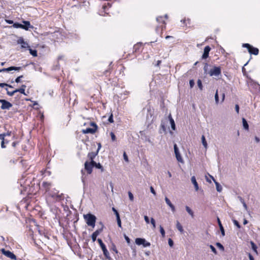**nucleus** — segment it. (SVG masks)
Here are the masks:
<instances>
[{"mask_svg": "<svg viewBox=\"0 0 260 260\" xmlns=\"http://www.w3.org/2000/svg\"><path fill=\"white\" fill-rule=\"evenodd\" d=\"M83 217L86 221V224L88 226H92V228L94 227L96 218L94 215L91 213H88L84 214Z\"/></svg>", "mask_w": 260, "mask_h": 260, "instance_id": "1", "label": "nucleus"}, {"mask_svg": "<svg viewBox=\"0 0 260 260\" xmlns=\"http://www.w3.org/2000/svg\"><path fill=\"white\" fill-rule=\"evenodd\" d=\"M243 47L246 48L248 49L249 53L251 54L256 55L258 54L259 50L257 48H255L248 43L243 44L242 45Z\"/></svg>", "mask_w": 260, "mask_h": 260, "instance_id": "2", "label": "nucleus"}, {"mask_svg": "<svg viewBox=\"0 0 260 260\" xmlns=\"http://www.w3.org/2000/svg\"><path fill=\"white\" fill-rule=\"evenodd\" d=\"M98 242L99 243V244L103 251V253H104V255L105 256V257H106V258L109 260H111V258L110 256L109 252L108 251V250L107 249L105 245L104 244V243L103 242L102 240L101 239H98Z\"/></svg>", "mask_w": 260, "mask_h": 260, "instance_id": "3", "label": "nucleus"}, {"mask_svg": "<svg viewBox=\"0 0 260 260\" xmlns=\"http://www.w3.org/2000/svg\"><path fill=\"white\" fill-rule=\"evenodd\" d=\"M210 76L218 77L221 74V69L219 67H214V68L210 70L208 72Z\"/></svg>", "mask_w": 260, "mask_h": 260, "instance_id": "4", "label": "nucleus"}, {"mask_svg": "<svg viewBox=\"0 0 260 260\" xmlns=\"http://www.w3.org/2000/svg\"><path fill=\"white\" fill-rule=\"evenodd\" d=\"M22 69V67H10L7 68H3L2 69H0V73L1 72H8L10 73L12 71H19Z\"/></svg>", "mask_w": 260, "mask_h": 260, "instance_id": "5", "label": "nucleus"}, {"mask_svg": "<svg viewBox=\"0 0 260 260\" xmlns=\"http://www.w3.org/2000/svg\"><path fill=\"white\" fill-rule=\"evenodd\" d=\"M1 252L4 255L12 259H17L16 255L9 250H6L4 248H3L1 249Z\"/></svg>", "mask_w": 260, "mask_h": 260, "instance_id": "6", "label": "nucleus"}, {"mask_svg": "<svg viewBox=\"0 0 260 260\" xmlns=\"http://www.w3.org/2000/svg\"><path fill=\"white\" fill-rule=\"evenodd\" d=\"M136 244L138 245H143L144 247H148L150 245V243L145 240V239L138 238L135 240Z\"/></svg>", "mask_w": 260, "mask_h": 260, "instance_id": "7", "label": "nucleus"}, {"mask_svg": "<svg viewBox=\"0 0 260 260\" xmlns=\"http://www.w3.org/2000/svg\"><path fill=\"white\" fill-rule=\"evenodd\" d=\"M174 152L177 160L181 163H183V159L181 157V155L179 152L178 148L176 144L174 145Z\"/></svg>", "mask_w": 260, "mask_h": 260, "instance_id": "8", "label": "nucleus"}, {"mask_svg": "<svg viewBox=\"0 0 260 260\" xmlns=\"http://www.w3.org/2000/svg\"><path fill=\"white\" fill-rule=\"evenodd\" d=\"M1 103H2L1 108L2 110H9L12 107V104L5 100H2Z\"/></svg>", "mask_w": 260, "mask_h": 260, "instance_id": "9", "label": "nucleus"}, {"mask_svg": "<svg viewBox=\"0 0 260 260\" xmlns=\"http://www.w3.org/2000/svg\"><path fill=\"white\" fill-rule=\"evenodd\" d=\"M168 17H156V20L159 24L158 27H160L162 29L165 27V19Z\"/></svg>", "mask_w": 260, "mask_h": 260, "instance_id": "10", "label": "nucleus"}, {"mask_svg": "<svg viewBox=\"0 0 260 260\" xmlns=\"http://www.w3.org/2000/svg\"><path fill=\"white\" fill-rule=\"evenodd\" d=\"M17 43L18 44H21V48H29V46L28 43L25 42L23 38H21L19 39L17 41Z\"/></svg>", "mask_w": 260, "mask_h": 260, "instance_id": "11", "label": "nucleus"}, {"mask_svg": "<svg viewBox=\"0 0 260 260\" xmlns=\"http://www.w3.org/2000/svg\"><path fill=\"white\" fill-rule=\"evenodd\" d=\"M211 50V48L209 46H207L204 49V53L202 58L203 59H206L209 56V53Z\"/></svg>", "mask_w": 260, "mask_h": 260, "instance_id": "12", "label": "nucleus"}, {"mask_svg": "<svg viewBox=\"0 0 260 260\" xmlns=\"http://www.w3.org/2000/svg\"><path fill=\"white\" fill-rule=\"evenodd\" d=\"M84 168L86 171H87L88 174L91 173L92 171V167L91 164H89V162L86 161L84 164Z\"/></svg>", "mask_w": 260, "mask_h": 260, "instance_id": "13", "label": "nucleus"}, {"mask_svg": "<svg viewBox=\"0 0 260 260\" xmlns=\"http://www.w3.org/2000/svg\"><path fill=\"white\" fill-rule=\"evenodd\" d=\"M189 21H190V19H189L188 17H187V18L184 17V18L180 20V22L181 23V26H187L188 24H190Z\"/></svg>", "mask_w": 260, "mask_h": 260, "instance_id": "14", "label": "nucleus"}, {"mask_svg": "<svg viewBox=\"0 0 260 260\" xmlns=\"http://www.w3.org/2000/svg\"><path fill=\"white\" fill-rule=\"evenodd\" d=\"M102 231V229L98 230L92 233L91 238L93 242L95 241L97 236L100 234Z\"/></svg>", "mask_w": 260, "mask_h": 260, "instance_id": "15", "label": "nucleus"}, {"mask_svg": "<svg viewBox=\"0 0 260 260\" xmlns=\"http://www.w3.org/2000/svg\"><path fill=\"white\" fill-rule=\"evenodd\" d=\"M96 132V130L95 128H87L85 129H83L82 131V132L83 134H94Z\"/></svg>", "mask_w": 260, "mask_h": 260, "instance_id": "16", "label": "nucleus"}, {"mask_svg": "<svg viewBox=\"0 0 260 260\" xmlns=\"http://www.w3.org/2000/svg\"><path fill=\"white\" fill-rule=\"evenodd\" d=\"M191 181L192 183L194 185L195 190L196 191H198L199 190V185H198V182H197V181L196 180L195 176H193L191 177Z\"/></svg>", "mask_w": 260, "mask_h": 260, "instance_id": "17", "label": "nucleus"}, {"mask_svg": "<svg viewBox=\"0 0 260 260\" xmlns=\"http://www.w3.org/2000/svg\"><path fill=\"white\" fill-rule=\"evenodd\" d=\"M165 200L166 204L171 208L172 211L173 212H175V206L171 203L170 200L167 197H166Z\"/></svg>", "mask_w": 260, "mask_h": 260, "instance_id": "18", "label": "nucleus"}, {"mask_svg": "<svg viewBox=\"0 0 260 260\" xmlns=\"http://www.w3.org/2000/svg\"><path fill=\"white\" fill-rule=\"evenodd\" d=\"M217 222L218 224V225L219 226L220 230L221 231V233L222 236H224L225 235V232L224 228L221 224V222L218 217H217Z\"/></svg>", "mask_w": 260, "mask_h": 260, "instance_id": "19", "label": "nucleus"}, {"mask_svg": "<svg viewBox=\"0 0 260 260\" xmlns=\"http://www.w3.org/2000/svg\"><path fill=\"white\" fill-rule=\"evenodd\" d=\"M98 153V150L96 151V152H91L88 154V157L90 160H92L94 159L96 155Z\"/></svg>", "mask_w": 260, "mask_h": 260, "instance_id": "20", "label": "nucleus"}, {"mask_svg": "<svg viewBox=\"0 0 260 260\" xmlns=\"http://www.w3.org/2000/svg\"><path fill=\"white\" fill-rule=\"evenodd\" d=\"M169 121H170V122L171 124L172 129L173 130H175V128H176L175 123L174 119H173V118L172 117L171 115H170L169 116Z\"/></svg>", "mask_w": 260, "mask_h": 260, "instance_id": "21", "label": "nucleus"}, {"mask_svg": "<svg viewBox=\"0 0 260 260\" xmlns=\"http://www.w3.org/2000/svg\"><path fill=\"white\" fill-rule=\"evenodd\" d=\"M23 22L24 23L23 25L25 26H24L25 28H23V29L25 30H28L29 28H32L34 27L32 25H30V22L28 21H23Z\"/></svg>", "mask_w": 260, "mask_h": 260, "instance_id": "22", "label": "nucleus"}, {"mask_svg": "<svg viewBox=\"0 0 260 260\" xmlns=\"http://www.w3.org/2000/svg\"><path fill=\"white\" fill-rule=\"evenodd\" d=\"M5 134H0V140H2V142H1V147L2 148H6V146L5 145Z\"/></svg>", "mask_w": 260, "mask_h": 260, "instance_id": "23", "label": "nucleus"}, {"mask_svg": "<svg viewBox=\"0 0 260 260\" xmlns=\"http://www.w3.org/2000/svg\"><path fill=\"white\" fill-rule=\"evenodd\" d=\"M166 132V128L165 126V123L163 121H161V124H160V127L159 129V133L160 134L162 133H165Z\"/></svg>", "mask_w": 260, "mask_h": 260, "instance_id": "24", "label": "nucleus"}, {"mask_svg": "<svg viewBox=\"0 0 260 260\" xmlns=\"http://www.w3.org/2000/svg\"><path fill=\"white\" fill-rule=\"evenodd\" d=\"M42 186L45 189L46 191H49L50 187H51V183L47 182H43L42 184Z\"/></svg>", "mask_w": 260, "mask_h": 260, "instance_id": "25", "label": "nucleus"}, {"mask_svg": "<svg viewBox=\"0 0 260 260\" xmlns=\"http://www.w3.org/2000/svg\"><path fill=\"white\" fill-rule=\"evenodd\" d=\"M214 182L215 184L216 185V188L218 192H221L222 189V186L220 185V184L217 182L215 180H214Z\"/></svg>", "mask_w": 260, "mask_h": 260, "instance_id": "26", "label": "nucleus"}, {"mask_svg": "<svg viewBox=\"0 0 260 260\" xmlns=\"http://www.w3.org/2000/svg\"><path fill=\"white\" fill-rule=\"evenodd\" d=\"M250 243L251 244L252 249L254 251V252L256 254H258V252H257V246L255 244V243L253 241H250Z\"/></svg>", "mask_w": 260, "mask_h": 260, "instance_id": "27", "label": "nucleus"}, {"mask_svg": "<svg viewBox=\"0 0 260 260\" xmlns=\"http://www.w3.org/2000/svg\"><path fill=\"white\" fill-rule=\"evenodd\" d=\"M242 123H243V127L245 129L248 130V129H249V125H248V124L246 120L244 118H242Z\"/></svg>", "mask_w": 260, "mask_h": 260, "instance_id": "28", "label": "nucleus"}, {"mask_svg": "<svg viewBox=\"0 0 260 260\" xmlns=\"http://www.w3.org/2000/svg\"><path fill=\"white\" fill-rule=\"evenodd\" d=\"M176 228L181 233H183V227L178 221L176 222Z\"/></svg>", "mask_w": 260, "mask_h": 260, "instance_id": "29", "label": "nucleus"}, {"mask_svg": "<svg viewBox=\"0 0 260 260\" xmlns=\"http://www.w3.org/2000/svg\"><path fill=\"white\" fill-rule=\"evenodd\" d=\"M201 140L203 146H204L205 148H206L207 147V143L206 141L205 137L204 135L202 136Z\"/></svg>", "mask_w": 260, "mask_h": 260, "instance_id": "30", "label": "nucleus"}, {"mask_svg": "<svg viewBox=\"0 0 260 260\" xmlns=\"http://www.w3.org/2000/svg\"><path fill=\"white\" fill-rule=\"evenodd\" d=\"M185 209L188 213L192 217H193V212L191 210V209L188 206L185 207Z\"/></svg>", "mask_w": 260, "mask_h": 260, "instance_id": "31", "label": "nucleus"}, {"mask_svg": "<svg viewBox=\"0 0 260 260\" xmlns=\"http://www.w3.org/2000/svg\"><path fill=\"white\" fill-rule=\"evenodd\" d=\"M141 45H142V43H137V44H135L133 47L134 51L135 52L137 51L139 49V48Z\"/></svg>", "mask_w": 260, "mask_h": 260, "instance_id": "32", "label": "nucleus"}, {"mask_svg": "<svg viewBox=\"0 0 260 260\" xmlns=\"http://www.w3.org/2000/svg\"><path fill=\"white\" fill-rule=\"evenodd\" d=\"M215 245L221 251H223L224 250V248L223 246L220 243L217 242L215 244Z\"/></svg>", "mask_w": 260, "mask_h": 260, "instance_id": "33", "label": "nucleus"}, {"mask_svg": "<svg viewBox=\"0 0 260 260\" xmlns=\"http://www.w3.org/2000/svg\"><path fill=\"white\" fill-rule=\"evenodd\" d=\"M14 26L16 28H25L24 26H25L24 25H23V24H20V23H15L14 24Z\"/></svg>", "mask_w": 260, "mask_h": 260, "instance_id": "34", "label": "nucleus"}, {"mask_svg": "<svg viewBox=\"0 0 260 260\" xmlns=\"http://www.w3.org/2000/svg\"><path fill=\"white\" fill-rule=\"evenodd\" d=\"M29 53L33 56H37V52L36 50H32L31 49H29Z\"/></svg>", "mask_w": 260, "mask_h": 260, "instance_id": "35", "label": "nucleus"}, {"mask_svg": "<svg viewBox=\"0 0 260 260\" xmlns=\"http://www.w3.org/2000/svg\"><path fill=\"white\" fill-rule=\"evenodd\" d=\"M197 84H198V86L199 88H200V89L201 90H202L203 87L202 81L200 79L198 80Z\"/></svg>", "mask_w": 260, "mask_h": 260, "instance_id": "36", "label": "nucleus"}, {"mask_svg": "<svg viewBox=\"0 0 260 260\" xmlns=\"http://www.w3.org/2000/svg\"><path fill=\"white\" fill-rule=\"evenodd\" d=\"M116 220H117V224H118V226L121 228V222L119 215H117V217H116Z\"/></svg>", "mask_w": 260, "mask_h": 260, "instance_id": "37", "label": "nucleus"}, {"mask_svg": "<svg viewBox=\"0 0 260 260\" xmlns=\"http://www.w3.org/2000/svg\"><path fill=\"white\" fill-rule=\"evenodd\" d=\"M160 229V233L163 238L165 237V231L164 229V228L161 226V225H160L159 226Z\"/></svg>", "mask_w": 260, "mask_h": 260, "instance_id": "38", "label": "nucleus"}, {"mask_svg": "<svg viewBox=\"0 0 260 260\" xmlns=\"http://www.w3.org/2000/svg\"><path fill=\"white\" fill-rule=\"evenodd\" d=\"M232 220L235 225H236L238 229L241 228V225L237 220H236V219H233Z\"/></svg>", "mask_w": 260, "mask_h": 260, "instance_id": "39", "label": "nucleus"}, {"mask_svg": "<svg viewBox=\"0 0 260 260\" xmlns=\"http://www.w3.org/2000/svg\"><path fill=\"white\" fill-rule=\"evenodd\" d=\"M15 91H16V92H20L21 93H22L24 95H26V94L25 93V90L24 89H22V88H19V89H15Z\"/></svg>", "mask_w": 260, "mask_h": 260, "instance_id": "40", "label": "nucleus"}, {"mask_svg": "<svg viewBox=\"0 0 260 260\" xmlns=\"http://www.w3.org/2000/svg\"><path fill=\"white\" fill-rule=\"evenodd\" d=\"M6 90H7V94L9 95V96H13L14 94V93H16V91H15V90L13 91H9L8 90V88H6Z\"/></svg>", "mask_w": 260, "mask_h": 260, "instance_id": "41", "label": "nucleus"}, {"mask_svg": "<svg viewBox=\"0 0 260 260\" xmlns=\"http://www.w3.org/2000/svg\"><path fill=\"white\" fill-rule=\"evenodd\" d=\"M5 86H7V87H9V88H13V87L11 85H9V84H8L7 83H0V87H4Z\"/></svg>", "mask_w": 260, "mask_h": 260, "instance_id": "42", "label": "nucleus"}, {"mask_svg": "<svg viewBox=\"0 0 260 260\" xmlns=\"http://www.w3.org/2000/svg\"><path fill=\"white\" fill-rule=\"evenodd\" d=\"M215 101L216 104H218L219 102V97L218 94V90H217L216 93L215 94Z\"/></svg>", "mask_w": 260, "mask_h": 260, "instance_id": "43", "label": "nucleus"}, {"mask_svg": "<svg viewBox=\"0 0 260 260\" xmlns=\"http://www.w3.org/2000/svg\"><path fill=\"white\" fill-rule=\"evenodd\" d=\"M95 167L98 169H101L102 172L104 171V168L100 163H97Z\"/></svg>", "mask_w": 260, "mask_h": 260, "instance_id": "44", "label": "nucleus"}, {"mask_svg": "<svg viewBox=\"0 0 260 260\" xmlns=\"http://www.w3.org/2000/svg\"><path fill=\"white\" fill-rule=\"evenodd\" d=\"M209 247L210 248V249H211L212 251L215 254H217V252L216 250V249L215 248V247L212 245H209Z\"/></svg>", "mask_w": 260, "mask_h": 260, "instance_id": "45", "label": "nucleus"}, {"mask_svg": "<svg viewBox=\"0 0 260 260\" xmlns=\"http://www.w3.org/2000/svg\"><path fill=\"white\" fill-rule=\"evenodd\" d=\"M128 194L129 200L131 201H133L134 200V196H133V193L131 191H128Z\"/></svg>", "mask_w": 260, "mask_h": 260, "instance_id": "46", "label": "nucleus"}, {"mask_svg": "<svg viewBox=\"0 0 260 260\" xmlns=\"http://www.w3.org/2000/svg\"><path fill=\"white\" fill-rule=\"evenodd\" d=\"M23 77V75H21V76L18 77L17 78H16L15 81L16 83H19L21 82V79Z\"/></svg>", "mask_w": 260, "mask_h": 260, "instance_id": "47", "label": "nucleus"}, {"mask_svg": "<svg viewBox=\"0 0 260 260\" xmlns=\"http://www.w3.org/2000/svg\"><path fill=\"white\" fill-rule=\"evenodd\" d=\"M110 136L111 137V139L113 141H115L116 140V136L113 132L110 133Z\"/></svg>", "mask_w": 260, "mask_h": 260, "instance_id": "48", "label": "nucleus"}, {"mask_svg": "<svg viewBox=\"0 0 260 260\" xmlns=\"http://www.w3.org/2000/svg\"><path fill=\"white\" fill-rule=\"evenodd\" d=\"M208 68V63H206L205 64V66L204 67V73H205V74L207 73Z\"/></svg>", "mask_w": 260, "mask_h": 260, "instance_id": "49", "label": "nucleus"}, {"mask_svg": "<svg viewBox=\"0 0 260 260\" xmlns=\"http://www.w3.org/2000/svg\"><path fill=\"white\" fill-rule=\"evenodd\" d=\"M151 223L152 224L153 229H155L156 227L155 221L153 218H151Z\"/></svg>", "mask_w": 260, "mask_h": 260, "instance_id": "50", "label": "nucleus"}, {"mask_svg": "<svg viewBox=\"0 0 260 260\" xmlns=\"http://www.w3.org/2000/svg\"><path fill=\"white\" fill-rule=\"evenodd\" d=\"M90 125L91 126H93V128H95V130L96 131V129H97V128H98V126H97V125L96 124V123H95L93 122H90Z\"/></svg>", "mask_w": 260, "mask_h": 260, "instance_id": "51", "label": "nucleus"}, {"mask_svg": "<svg viewBox=\"0 0 260 260\" xmlns=\"http://www.w3.org/2000/svg\"><path fill=\"white\" fill-rule=\"evenodd\" d=\"M168 243H169V245L171 247H172L173 246L174 242H173V241L171 238L169 239V240H168Z\"/></svg>", "mask_w": 260, "mask_h": 260, "instance_id": "52", "label": "nucleus"}, {"mask_svg": "<svg viewBox=\"0 0 260 260\" xmlns=\"http://www.w3.org/2000/svg\"><path fill=\"white\" fill-rule=\"evenodd\" d=\"M189 85H190V88H192L194 85V82L193 81V80H189Z\"/></svg>", "mask_w": 260, "mask_h": 260, "instance_id": "53", "label": "nucleus"}, {"mask_svg": "<svg viewBox=\"0 0 260 260\" xmlns=\"http://www.w3.org/2000/svg\"><path fill=\"white\" fill-rule=\"evenodd\" d=\"M123 158L125 161H126V162L128 161V156L125 152L123 153Z\"/></svg>", "mask_w": 260, "mask_h": 260, "instance_id": "54", "label": "nucleus"}, {"mask_svg": "<svg viewBox=\"0 0 260 260\" xmlns=\"http://www.w3.org/2000/svg\"><path fill=\"white\" fill-rule=\"evenodd\" d=\"M124 238H125V239L126 241L127 242V243L128 244H129V243H130V242H131V240H130V239H129V238H128V237L126 235H124Z\"/></svg>", "mask_w": 260, "mask_h": 260, "instance_id": "55", "label": "nucleus"}, {"mask_svg": "<svg viewBox=\"0 0 260 260\" xmlns=\"http://www.w3.org/2000/svg\"><path fill=\"white\" fill-rule=\"evenodd\" d=\"M96 164L97 163L95 161H94L93 160H91L90 162H89V164H91L92 168L93 167H95V165H96Z\"/></svg>", "mask_w": 260, "mask_h": 260, "instance_id": "56", "label": "nucleus"}, {"mask_svg": "<svg viewBox=\"0 0 260 260\" xmlns=\"http://www.w3.org/2000/svg\"><path fill=\"white\" fill-rule=\"evenodd\" d=\"M108 121L110 123L113 122V115L112 114L111 115V116L108 118Z\"/></svg>", "mask_w": 260, "mask_h": 260, "instance_id": "57", "label": "nucleus"}, {"mask_svg": "<svg viewBox=\"0 0 260 260\" xmlns=\"http://www.w3.org/2000/svg\"><path fill=\"white\" fill-rule=\"evenodd\" d=\"M150 189V191H151V193H153L154 196H155L156 195V192L154 190L153 187L152 186H151Z\"/></svg>", "mask_w": 260, "mask_h": 260, "instance_id": "58", "label": "nucleus"}, {"mask_svg": "<svg viewBox=\"0 0 260 260\" xmlns=\"http://www.w3.org/2000/svg\"><path fill=\"white\" fill-rule=\"evenodd\" d=\"M144 219H145V222L147 223H149V219L148 218V217L147 216H144Z\"/></svg>", "mask_w": 260, "mask_h": 260, "instance_id": "59", "label": "nucleus"}, {"mask_svg": "<svg viewBox=\"0 0 260 260\" xmlns=\"http://www.w3.org/2000/svg\"><path fill=\"white\" fill-rule=\"evenodd\" d=\"M235 110L237 112V113H239V106L238 104H236L235 105Z\"/></svg>", "mask_w": 260, "mask_h": 260, "instance_id": "60", "label": "nucleus"}, {"mask_svg": "<svg viewBox=\"0 0 260 260\" xmlns=\"http://www.w3.org/2000/svg\"><path fill=\"white\" fill-rule=\"evenodd\" d=\"M112 210L114 211L115 214L116 215V216L117 217V215H119L117 210H116L114 208H112Z\"/></svg>", "mask_w": 260, "mask_h": 260, "instance_id": "61", "label": "nucleus"}, {"mask_svg": "<svg viewBox=\"0 0 260 260\" xmlns=\"http://www.w3.org/2000/svg\"><path fill=\"white\" fill-rule=\"evenodd\" d=\"M238 198L242 204L245 202L244 199L241 197L239 196Z\"/></svg>", "mask_w": 260, "mask_h": 260, "instance_id": "62", "label": "nucleus"}, {"mask_svg": "<svg viewBox=\"0 0 260 260\" xmlns=\"http://www.w3.org/2000/svg\"><path fill=\"white\" fill-rule=\"evenodd\" d=\"M238 198L242 204L245 202L244 199L241 197L239 196Z\"/></svg>", "mask_w": 260, "mask_h": 260, "instance_id": "63", "label": "nucleus"}, {"mask_svg": "<svg viewBox=\"0 0 260 260\" xmlns=\"http://www.w3.org/2000/svg\"><path fill=\"white\" fill-rule=\"evenodd\" d=\"M248 256H249V260H254V257L250 253H249Z\"/></svg>", "mask_w": 260, "mask_h": 260, "instance_id": "64", "label": "nucleus"}]
</instances>
